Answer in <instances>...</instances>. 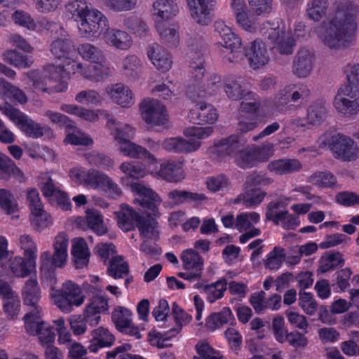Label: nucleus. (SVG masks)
<instances>
[{
    "label": "nucleus",
    "mask_w": 359,
    "mask_h": 359,
    "mask_svg": "<svg viewBox=\"0 0 359 359\" xmlns=\"http://www.w3.org/2000/svg\"><path fill=\"white\" fill-rule=\"evenodd\" d=\"M111 320L119 331L130 323L132 312L123 306H117L111 313Z\"/></svg>",
    "instance_id": "nucleus-52"
},
{
    "label": "nucleus",
    "mask_w": 359,
    "mask_h": 359,
    "mask_svg": "<svg viewBox=\"0 0 359 359\" xmlns=\"http://www.w3.org/2000/svg\"><path fill=\"white\" fill-rule=\"evenodd\" d=\"M118 150L121 153L123 154L124 156L130 158H142L147 160L150 163H154L156 161L154 156L149 151L142 146L132 142L130 140L118 145Z\"/></svg>",
    "instance_id": "nucleus-36"
},
{
    "label": "nucleus",
    "mask_w": 359,
    "mask_h": 359,
    "mask_svg": "<svg viewBox=\"0 0 359 359\" xmlns=\"http://www.w3.org/2000/svg\"><path fill=\"white\" fill-rule=\"evenodd\" d=\"M109 26L105 15L100 11L93 8L77 22L80 35L84 38L95 36L100 32Z\"/></svg>",
    "instance_id": "nucleus-12"
},
{
    "label": "nucleus",
    "mask_w": 359,
    "mask_h": 359,
    "mask_svg": "<svg viewBox=\"0 0 359 359\" xmlns=\"http://www.w3.org/2000/svg\"><path fill=\"white\" fill-rule=\"evenodd\" d=\"M105 93L114 102L123 107H129L135 103L132 90L122 83L108 85Z\"/></svg>",
    "instance_id": "nucleus-21"
},
{
    "label": "nucleus",
    "mask_w": 359,
    "mask_h": 359,
    "mask_svg": "<svg viewBox=\"0 0 359 359\" xmlns=\"http://www.w3.org/2000/svg\"><path fill=\"white\" fill-rule=\"evenodd\" d=\"M213 26L215 32L220 36L224 42L225 47L231 50L230 53L224 57L225 61L229 63L242 62L244 60V54L241 50V39L223 20H216Z\"/></svg>",
    "instance_id": "nucleus-7"
},
{
    "label": "nucleus",
    "mask_w": 359,
    "mask_h": 359,
    "mask_svg": "<svg viewBox=\"0 0 359 359\" xmlns=\"http://www.w3.org/2000/svg\"><path fill=\"white\" fill-rule=\"evenodd\" d=\"M105 29L102 39L107 45L121 50L130 48L133 43L132 38L126 32L108 27Z\"/></svg>",
    "instance_id": "nucleus-23"
},
{
    "label": "nucleus",
    "mask_w": 359,
    "mask_h": 359,
    "mask_svg": "<svg viewBox=\"0 0 359 359\" xmlns=\"http://www.w3.org/2000/svg\"><path fill=\"white\" fill-rule=\"evenodd\" d=\"M172 315L176 323V326L171 329V332L177 334L184 325H187L191 320V316L182 309L176 302L172 304Z\"/></svg>",
    "instance_id": "nucleus-53"
},
{
    "label": "nucleus",
    "mask_w": 359,
    "mask_h": 359,
    "mask_svg": "<svg viewBox=\"0 0 359 359\" xmlns=\"http://www.w3.org/2000/svg\"><path fill=\"white\" fill-rule=\"evenodd\" d=\"M22 298L25 305L30 306L27 313H34L36 309H39V313L42 312L39 302L41 297V290L36 277L27 280L22 287Z\"/></svg>",
    "instance_id": "nucleus-17"
},
{
    "label": "nucleus",
    "mask_w": 359,
    "mask_h": 359,
    "mask_svg": "<svg viewBox=\"0 0 359 359\" xmlns=\"http://www.w3.org/2000/svg\"><path fill=\"white\" fill-rule=\"evenodd\" d=\"M43 75L47 79L51 91L62 93L67 90V83L62 81V78L65 76L62 65L46 66Z\"/></svg>",
    "instance_id": "nucleus-26"
},
{
    "label": "nucleus",
    "mask_w": 359,
    "mask_h": 359,
    "mask_svg": "<svg viewBox=\"0 0 359 359\" xmlns=\"http://www.w3.org/2000/svg\"><path fill=\"white\" fill-rule=\"evenodd\" d=\"M72 48V43L67 37L54 40L50 45V51L57 58H67Z\"/></svg>",
    "instance_id": "nucleus-54"
},
{
    "label": "nucleus",
    "mask_w": 359,
    "mask_h": 359,
    "mask_svg": "<svg viewBox=\"0 0 359 359\" xmlns=\"http://www.w3.org/2000/svg\"><path fill=\"white\" fill-rule=\"evenodd\" d=\"M183 263V267L187 271H193L202 273L203 270V259L202 257L194 250L187 249L184 250L180 256Z\"/></svg>",
    "instance_id": "nucleus-41"
},
{
    "label": "nucleus",
    "mask_w": 359,
    "mask_h": 359,
    "mask_svg": "<svg viewBox=\"0 0 359 359\" xmlns=\"http://www.w3.org/2000/svg\"><path fill=\"white\" fill-rule=\"evenodd\" d=\"M55 304L63 311L70 312L74 306H81L84 297L80 287L72 281H67L53 296Z\"/></svg>",
    "instance_id": "nucleus-9"
},
{
    "label": "nucleus",
    "mask_w": 359,
    "mask_h": 359,
    "mask_svg": "<svg viewBox=\"0 0 359 359\" xmlns=\"http://www.w3.org/2000/svg\"><path fill=\"white\" fill-rule=\"evenodd\" d=\"M77 50L83 59L89 61L91 63L104 60L102 50L90 43H85L79 45Z\"/></svg>",
    "instance_id": "nucleus-49"
},
{
    "label": "nucleus",
    "mask_w": 359,
    "mask_h": 359,
    "mask_svg": "<svg viewBox=\"0 0 359 359\" xmlns=\"http://www.w3.org/2000/svg\"><path fill=\"white\" fill-rule=\"evenodd\" d=\"M247 141L240 136L231 135L216 143L210 151L219 158L237 155L246 146Z\"/></svg>",
    "instance_id": "nucleus-15"
},
{
    "label": "nucleus",
    "mask_w": 359,
    "mask_h": 359,
    "mask_svg": "<svg viewBox=\"0 0 359 359\" xmlns=\"http://www.w3.org/2000/svg\"><path fill=\"white\" fill-rule=\"evenodd\" d=\"M267 193L258 187H247L235 199V203H240L248 208H255L264 201Z\"/></svg>",
    "instance_id": "nucleus-31"
},
{
    "label": "nucleus",
    "mask_w": 359,
    "mask_h": 359,
    "mask_svg": "<svg viewBox=\"0 0 359 359\" xmlns=\"http://www.w3.org/2000/svg\"><path fill=\"white\" fill-rule=\"evenodd\" d=\"M159 172L169 182H178L184 178L182 163L178 160H169L162 163Z\"/></svg>",
    "instance_id": "nucleus-32"
},
{
    "label": "nucleus",
    "mask_w": 359,
    "mask_h": 359,
    "mask_svg": "<svg viewBox=\"0 0 359 359\" xmlns=\"http://www.w3.org/2000/svg\"><path fill=\"white\" fill-rule=\"evenodd\" d=\"M36 259L35 258L27 257L25 260L21 257H15L10 260V269L16 277H27L35 269Z\"/></svg>",
    "instance_id": "nucleus-35"
},
{
    "label": "nucleus",
    "mask_w": 359,
    "mask_h": 359,
    "mask_svg": "<svg viewBox=\"0 0 359 359\" xmlns=\"http://www.w3.org/2000/svg\"><path fill=\"white\" fill-rule=\"evenodd\" d=\"M68 241L67 234L61 232L55 238L53 255L49 251H45L41 255V278L46 280L50 286L56 283L53 266L62 267L67 261Z\"/></svg>",
    "instance_id": "nucleus-3"
},
{
    "label": "nucleus",
    "mask_w": 359,
    "mask_h": 359,
    "mask_svg": "<svg viewBox=\"0 0 359 359\" xmlns=\"http://www.w3.org/2000/svg\"><path fill=\"white\" fill-rule=\"evenodd\" d=\"M329 5L328 0H309L306 4V15L310 20L318 22L326 15Z\"/></svg>",
    "instance_id": "nucleus-43"
},
{
    "label": "nucleus",
    "mask_w": 359,
    "mask_h": 359,
    "mask_svg": "<svg viewBox=\"0 0 359 359\" xmlns=\"http://www.w3.org/2000/svg\"><path fill=\"white\" fill-rule=\"evenodd\" d=\"M194 287L199 290L201 294H205L207 302L212 304L224 297L227 289V281L226 278H222L211 284L197 283Z\"/></svg>",
    "instance_id": "nucleus-25"
},
{
    "label": "nucleus",
    "mask_w": 359,
    "mask_h": 359,
    "mask_svg": "<svg viewBox=\"0 0 359 359\" xmlns=\"http://www.w3.org/2000/svg\"><path fill=\"white\" fill-rule=\"evenodd\" d=\"M302 168L300 161L295 158H283L271 161L267 168L278 175H286L297 172Z\"/></svg>",
    "instance_id": "nucleus-34"
},
{
    "label": "nucleus",
    "mask_w": 359,
    "mask_h": 359,
    "mask_svg": "<svg viewBox=\"0 0 359 359\" xmlns=\"http://www.w3.org/2000/svg\"><path fill=\"white\" fill-rule=\"evenodd\" d=\"M264 29H266L264 32L265 38L270 41L273 48H276L280 53L285 55L292 53L294 39L291 33L285 30V26L278 25L276 27H271L269 23H266Z\"/></svg>",
    "instance_id": "nucleus-11"
},
{
    "label": "nucleus",
    "mask_w": 359,
    "mask_h": 359,
    "mask_svg": "<svg viewBox=\"0 0 359 359\" xmlns=\"http://www.w3.org/2000/svg\"><path fill=\"white\" fill-rule=\"evenodd\" d=\"M163 43L168 47H176L180 42L179 32L172 26L167 23L155 26Z\"/></svg>",
    "instance_id": "nucleus-46"
},
{
    "label": "nucleus",
    "mask_w": 359,
    "mask_h": 359,
    "mask_svg": "<svg viewBox=\"0 0 359 359\" xmlns=\"http://www.w3.org/2000/svg\"><path fill=\"white\" fill-rule=\"evenodd\" d=\"M234 320L231 309L228 307H224L221 311L210 315L206 319L205 325L208 329L214 331L229 323H232Z\"/></svg>",
    "instance_id": "nucleus-40"
},
{
    "label": "nucleus",
    "mask_w": 359,
    "mask_h": 359,
    "mask_svg": "<svg viewBox=\"0 0 359 359\" xmlns=\"http://www.w3.org/2000/svg\"><path fill=\"white\" fill-rule=\"evenodd\" d=\"M0 87L1 88L0 91L1 94H3L4 95H6L8 97H13L21 104L25 103L27 102V96L22 90L17 88L16 86H13L11 83L7 82L1 78H0Z\"/></svg>",
    "instance_id": "nucleus-55"
},
{
    "label": "nucleus",
    "mask_w": 359,
    "mask_h": 359,
    "mask_svg": "<svg viewBox=\"0 0 359 359\" xmlns=\"http://www.w3.org/2000/svg\"><path fill=\"white\" fill-rule=\"evenodd\" d=\"M141 62L134 55H128L122 62L123 74L128 77H136L141 71Z\"/></svg>",
    "instance_id": "nucleus-58"
},
{
    "label": "nucleus",
    "mask_w": 359,
    "mask_h": 359,
    "mask_svg": "<svg viewBox=\"0 0 359 359\" xmlns=\"http://www.w3.org/2000/svg\"><path fill=\"white\" fill-rule=\"evenodd\" d=\"M116 215L117 224L124 231L133 230L137 224L138 218L141 215L127 204H121L120 210L114 212Z\"/></svg>",
    "instance_id": "nucleus-29"
},
{
    "label": "nucleus",
    "mask_w": 359,
    "mask_h": 359,
    "mask_svg": "<svg viewBox=\"0 0 359 359\" xmlns=\"http://www.w3.org/2000/svg\"><path fill=\"white\" fill-rule=\"evenodd\" d=\"M344 72L348 83L339 91L334 104L339 113L351 117L359 113V63L348 64Z\"/></svg>",
    "instance_id": "nucleus-2"
},
{
    "label": "nucleus",
    "mask_w": 359,
    "mask_h": 359,
    "mask_svg": "<svg viewBox=\"0 0 359 359\" xmlns=\"http://www.w3.org/2000/svg\"><path fill=\"white\" fill-rule=\"evenodd\" d=\"M344 262L343 255L339 252H327L320 259L319 270L321 273H327L342 266Z\"/></svg>",
    "instance_id": "nucleus-44"
},
{
    "label": "nucleus",
    "mask_w": 359,
    "mask_h": 359,
    "mask_svg": "<svg viewBox=\"0 0 359 359\" xmlns=\"http://www.w3.org/2000/svg\"><path fill=\"white\" fill-rule=\"evenodd\" d=\"M75 100L80 104L97 105L102 102V96L99 92L93 89L83 90L75 96Z\"/></svg>",
    "instance_id": "nucleus-61"
},
{
    "label": "nucleus",
    "mask_w": 359,
    "mask_h": 359,
    "mask_svg": "<svg viewBox=\"0 0 359 359\" xmlns=\"http://www.w3.org/2000/svg\"><path fill=\"white\" fill-rule=\"evenodd\" d=\"M72 254L76 268H83L88 264L90 252L83 238H77L72 241Z\"/></svg>",
    "instance_id": "nucleus-37"
},
{
    "label": "nucleus",
    "mask_w": 359,
    "mask_h": 359,
    "mask_svg": "<svg viewBox=\"0 0 359 359\" xmlns=\"http://www.w3.org/2000/svg\"><path fill=\"white\" fill-rule=\"evenodd\" d=\"M0 110L29 137L38 139L43 135H52L48 126H41L11 104L6 103L0 106Z\"/></svg>",
    "instance_id": "nucleus-5"
},
{
    "label": "nucleus",
    "mask_w": 359,
    "mask_h": 359,
    "mask_svg": "<svg viewBox=\"0 0 359 359\" xmlns=\"http://www.w3.org/2000/svg\"><path fill=\"white\" fill-rule=\"evenodd\" d=\"M330 148L336 158L342 161H353L359 156V147L349 137L337 133L331 137Z\"/></svg>",
    "instance_id": "nucleus-8"
},
{
    "label": "nucleus",
    "mask_w": 359,
    "mask_h": 359,
    "mask_svg": "<svg viewBox=\"0 0 359 359\" xmlns=\"http://www.w3.org/2000/svg\"><path fill=\"white\" fill-rule=\"evenodd\" d=\"M137 0H102L103 6L114 12H125L133 10Z\"/></svg>",
    "instance_id": "nucleus-57"
},
{
    "label": "nucleus",
    "mask_w": 359,
    "mask_h": 359,
    "mask_svg": "<svg viewBox=\"0 0 359 359\" xmlns=\"http://www.w3.org/2000/svg\"><path fill=\"white\" fill-rule=\"evenodd\" d=\"M130 188L133 192L139 196V198L134 199V203L140 204L142 208L156 215L158 206L161 203L160 196L151 189L141 183H133Z\"/></svg>",
    "instance_id": "nucleus-14"
},
{
    "label": "nucleus",
    "mask_w": 359,
    "mask_h": 359,
    "mask_svg": "<svg viewBox=\"0 0 359 359\" xmlns=\"http://www.w3.org/2000/svg\"><path fill=\"white\" fill-rule=\"evenodd\" d=\"M285 257V250L280 247H275L269 253L264 265L266 268L271 270L278 269L280 267Z\"/></svg>",
    "instance_id": "nucleus-63"
},
{
    "label": "nucleus",
    "mask_w": 359,
    "mask_h": 359,
    "mask_svg": "<svg viewBox=\"0 0 359 359\" xmlns=\"http://www.w3.org/2000/svg\"><path fill=\"white\" fill-rule=\"evenodd\" d=\"M212 132V127H189L184 130V134L190 139L170 137L163 142L162 147L168 151L175 153L195 151L201 147L199 140L209 137Z\"/></svg>",
    "instance_id": "nucleus-4"
},
{
    "label": "nucleus",
    "mask_w": 359,
    "mask_h": 359,
    "mask_svg": "<svg viewBox=\"0 0 359 359\" xmlns=\"http://www.w3.org/2000/svg\"><path fill=\"white\" fill-rule=\"evenodd\" d=\"M299 305L309 316H313L318 309V304L311 292H299Z\"/></svg>",
    "instance_id": "nucleus-64"
},
{
    "label": "nucleus",
    "mask_w": 359,
    "mask_h": 359,
    "mask_svg": "<svg viewBox=\"0 0 359 359\" xmlns=\"http://www.w3.org/2000/svg\"><path fill=\"white\" fill-rule=\"evenodd\" d=\"M0 207L8 215L18 210V205L13 194L8 189H0Z\"/></svg>",
    "instance_id": "nucleus-59"
},
{
    "label": "nucleus",
    "mask_w": 359,
    "mask_h": 359,
    "mask_svg": "<svg viewBox=\"0 0 359 359\" xmlns=\"http://www.w3.org/2000/svg\"><path fill=\"white\" fill-rule=\"evenodd\" d=\"M284 208L283 203L280 201L270 202L266 208V219L272 221L276 225L280 224L281 217L284 215L285 210H280Z\"/></svg>",
    "instance_id": "nucleus-62"
},
{
    "label": "nucleus",
    "mask_w": 359,
    "mask_h": 359,
    "mask_svg": "<svg viewBox=\"0 0 359 359\" xmlns=\"http://www.w3.org/2000/svg\"><path fill=\"white\" fill-rule=\"evenodd\" d=\"M147 55L158 70L165 72L171 68L172 61L170 54L158 43H153L149 46Z\"/></svg>",
    "instance_id": "nucleus-28"
},
{
    "label": "nucleus",
    "mask_w": 359,
    "mask_h": 359,
    "mask_svg": "<svg viewBox=\"0 0 359 359\" xmlns=\"http://www.w3.org/2000/svg\"><path fill=\"white\" fill-rule=\"evenodd\" d=\"M105 173L93 168L88 170L85 186L93 189H104L108 178Z\"/></svg>",
    "instance_id": "nucleus-56"
},
{
    "label": "nucleus",
    "mask_w": 359,
    "mask_h": 359,
    "mask_svg": "<svg viewBox=\"0 0 359 359\" xmlns=\"http://www.w3.org/2000/svg\"><path fill=\"white\" fill-rule=\"evenodd\" d=\"M178 11L177 4L172 0L155 1L151 10L155 26L167 23L168 20L177 14Z\"/></svg>",
    "instance_id": "nucleus-20"
},
{
    "label": "nucleus",
    "mask_w": 359,
    "mask_h": 359,
    "mask_svg": "<svg viewBox=\"0 0 359 359\" xmlns=\"http://www.w3.org/2000/svg\"><path fill=\"white\" fill-rule=\"evenodd\" d=\"M106 126L114 140L119 145L129 141L135 135V129L132 126L117 121L114 118H109Z\"/></svg>",
    "instance_id": "nucleus-30"
},
{
    "label": "nucleus",
    "mask_w": 359,
    "mask_h": 359,
    "mask_svg": "<svg viewBox=\"0 0 359 359\" xmlns=\"http://www.w3.org/2000/svg\"><path fill=\"white\" fill-rule=\"evenodd\" d=\"M241 50H243L242 48ZM242 53L244 54V57H247L250 66L254 69L266 65L269 60L267 49L260 40L250 42L244 51L242 50Z\"/></svg>",
    "instance_id": "nucleus-16"
},
{
    "label": "nucleus",
    "mask_w": 359,
    "mask_h": 359,
    "mask_svg": "<svg viewBox=\"0 0 359 359\" xmlns=\"http://www.w3.org/2000/svg\"><path fill=\"white\" fill-rule=\"evenodd\" d=\"M107 273L115 279L121 278L129 273L128 264L122 256H114L109 261Z\"/></svg>",
    "instance_id": "nucleus-47"
},
{
    "label": "nucleus",
    "mask_w": 359,
    "mask_h": 359,
    "mask_svg": "<svg viewBox=\"0 0 359 359\" xmlns=\"http://www.w3.org/2000/svg\"><path fill=\"white\" fill-rule=\"evenodd\" d=\"M84 158L88 163L106 170H109L114 165V161L108 156L98 151H91L84 154Z\"/></svg>",
    "instance_id": "nucleus-45"
},
{
    "label": "nucleus",
    "mask_w": 359,
    "mask_h": 359,
    "mask_svg": "<svg viewBox=\"0 0 359 359\" xmlns=\"http://www.w3.org/2000/svg\"><path fill=\"white\" fill-rule=\"evenodd\" d=\"M91 337L88 350L93 353H97L102 348L111 347L115 342L114 334L103 327H99L92 330Z\"/></svg>",
    "instance_id": "nucleus-24"
},
{
    "label": "nucleus",
    "mask_w": 359,
    "mask_h": 359,
    "mask_svg": "<svg viewBox=\"0 0 359 359\" xmlns=\"http://www.w3.org/2000/svg\"><path fill=\"white\" fill-rule=\"evenodd\" d=\"M86 219L88 226L97 235H103L107 229L103 224V217L100 212L96 210L86 211Z\"/></svg>",
    "instance_id": "nucleus-50"
},
{
    "label": "nucleus",
    "mask_w": 359,
    "mask_h": 359,
    "mask_svg": "<svg viewBox=\"0 0 359 359\" xmlns=\"http://www.w3.org/2000/svg\"><path fill=\"white\" fill-rule=\"evenodd\" d=\"M142 119L149 125L163 126L168 123L165 107L154 98H145L139 104Z\"/></svg>",
    "instance_id": "nucleus-10"
},
{
    "label": "nucleus",
    "mask_w": 359,
    "mask_h": 359,
    "mask_svg": "<svg viewBox=\"0 0 359 359\" xmlns=\"http://www.w3.org/2000/svg\"><path fill=\"white\" fill-rule=\"evenodd\" d=\"M314 60V55L311 50L306 48H301L293 61V74L299 78L307 77L313 69Z\"/></svg>",
    "instance_id": "nucleus-22"
},
{
    "label": "nucleus",
    "mask_w": 359,
    "mask_h": 359,
    "mask_svg": "<svg viewBox=\"0 0 359 359\" xmlns=\"http://www.w3.org/2000/svg\"><path fill=\"white\" fill-rule=\"evenodd\" d=\"M93 8L90 4L86 0H72L65 6L66 13L76 22L86 15Z\"/></svg>",
    "instance_id": "nucleus-38"
},
{
    "label": "nucleus",
    "mask_w": 359,
    "mask_h": 359,
    "mask_svg": "<svg viewBox=\"0 0 359 359\" xmlns=\"http://www.w3.org/2000/svg\"><path fill=\"white\" fill-rule=\"evenodd\" d=\"M327 114L326 103L323 101L313 102L307 109L306 123L319 125L325 121Z\"/></svg>",
    "instance_id": "nucleus-39"
},
{
    "label": "nucleus",
    "mask_w": 359,
    "mask_h": 359,
    "mask_svg": "<svg viewBox=\"0 0 359 359\" xmlns=\"http://www.w3.org/2000/svg\"><path fill=\"white\" fill-rule=\"evenodd\" d=\"M38 309L25 315V329L29 334L37 336L42 346H48L55 341V330L49 323L41 320V313Z\"/></svg>",
    "instance_id": "nucleus-6"
},
{
    "label": "nucleus",
    "mask_w": 359,
    "mask_h": 359,
    "mask_svg": "<svg viewBox=\"0 0 359 359\" xmlns=\"http://www.w3.org/2000/svg\"><path fill=\"white\" fill-rule=\"evenodd\" d=\"M217 118L214 106L204 102H197L189 114L190 121L196 124L213 123Z\"/></svg>",
    "instance_id": "nucleus-19"
},
{
    "label": "nucleus",
    "mask_w": 359,
    "mask_h": 359,
    "mask_svg": "<svg viewBox=\"0 0 359 359\" xmlns=\"http://www.w3.org/2000/svg\"><path fill=\"white\" fill-rule=\"evenodd\" d=\"M137 228L144 239L157 240L159 237L158 224L150 215H141L138 218Z\"/></svg>",
    "instance_id": "nucleus-33"
},
{
    "label": "nucleus",
    "mask_w": 359,
    "mask_h": 359,
    "mask_svg": "<svg viewBox=\"0 0 359 359\" xmlns=\"http://www.w3.org/2000/svg\"><path fill=\"white\" fill-rule=\"evenodd\" d=\"M309 181L322 188H332L337 184L336 177L329 171L315 172L309 177Z\"/></svg>",
    "instance_id": "nucleus-51"
},
{
    "label": "nucleus",
    "mask_w": 359,
    "mask_h": 359,
    "mask_svg": "<svg viewBox=\"0 0 359 359\" xmlns=\"http://www.w3.org/2000/svg\"><path fill=\"white\" fill-rule=\"evenodd\" d=\"M224 89L227 97L232 100H240L244 97L253 98L254 93L247 88L243 79L233 76L225 79Z\"/></svg>",
    "instance_id": "nucleus-18"
},
{
    "label": "nucleus",
    "mask_w": 359,
    "mask_h": 359,
    "mask_svg": "<svg viewBox=\"0 0 359 359\" xmlns=\"http://www.w3.org/2000/svg\"><path fill=\"white\" fill-rule=\"evenodd\" d=\"M256 161L252 147H245L234 158L236 165L243 169H249L257 166Z\"/></svg>",
    "instance_id": "nucleus-48"
},
{
    "label": "nucleus",
    "mask_w": 359,
    "mask_h": 359,
    "mask_svg": "<svg viewBox=\"0 0 359 359\" xmlns=\"http://www.w3.org/2000/svg\"><path fill=\"white\" fill-rule=\"evenodd\" d=\"M222 87V81L219 76L212 74L210 76L205 84V88H203L202 86L191 87L189 86L187 89V94L189 97L196 101L197 99L204 98L208 95L217 92Z\"/></svg>",
    "instance_id": "nucleus-27"
},
{
    "label": "nucleus",
    "mask_w": 359,
    "mask_h": 359,
    "mask_svg": "<svg viewBox=\"0 0 359 359\" xmlns=\"http://www.w3.org/2000/svg\"><path fill=\"white\" fill-rule=\"evenodd\" d=\"M191 18L203 26L209 25L212 20V11L216 0H187Z\"/></svg>",
    "instance_id": "nucleus-13"
},
{
    "label": "nucleus",
    "mask_w": 359,
    "mask_h": 359,
    "mask_svg": "<svg viewBox=\"0 0 359 359\" xmlns=\"http://www.w3.org/2000/svg\"><path fill=\"white\" fill-rule=\"evenodd\" d=\"M4 62L16 67H28L30 61L27 56L20 54L16 50H8L3 53Z\"/></svg>",
    "instance_id": "nucleus-60"
},
{
    "label": "nucleus",
    "mask_w": 359,
    "mask_h": 359,
    "mask_svg": "<svg viewBox=\"0 0 359 359\" xmlns=\"http://www.w3.org/2000/svg\"><path fill=\"white\" fill-rule=\"evenodd\" d=\"M93 64L86 67V73H83L84 78L98 81L111 76L112 70L104 64V60L93 62Z\"/></svg>",
    "instance_id": "nucleus-42"
},
{
    "label": "nucleus",
    "mask_w": 359,
    "mask_h": 359,
    "mask_svg": "<svg viewBox=\"0 0 359 359\" xmlns=\"http://www.w3.org/2000/svg\"><path fill=\"white\" fill-rule=\"evenodd\" d=\"M359 6L353 0H332L330 13L314 29L319 41L332 50L351 46L355 40Z\"/></svg>",
    "instance_id": "nucleus-1"
}]
</instances>
